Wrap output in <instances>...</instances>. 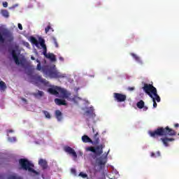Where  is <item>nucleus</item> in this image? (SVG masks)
<instances>
[{
  "label": "nucleus",
  "instance_id": "7ed1b4c3",
  "mask_svg": "<svg viewBox=\"0 0 179 179\" xmlns=\"http://www.w3.org/2000/svg\"><path fill=\"white\" fill-rule=\"evenodd\" d=\"M151 138H157L158 136H175L177 135V131H174L173 129H170V127H158L155 131H150L148 132Z\"/></svg>",
  "mask_w": 179,
  "mask_h": 179
},
{
  "label": "nucleus",
  "instance_id": "6ab92c4d",
  "mask_svg": "<svg viewBox=\"0 0 179 179\" xmlns=\"http://www.w3.org/2000/svg\"><path fill=\"white\" fill-rule=\"evenodd\" d=\"M30 41L32 44L36 45V47H38V45L40 44V41L38 43V41H37V38H36L34 36H31L30 37Z\"/></svg>",
  "mask_w": 179,
  "mask_h": 179
},
{
  "label": "nucleus",
  "instance_id": "37998d69",
  "mask_svg": "<svg viewBox=\"0 0 179 179\" xmlns=\"http://www.w3.org/2000/svg\"><path fill=\"white\" fill-rule=\"evenodd\" d=\"M92 131H93V132L94 133V128H92Z\"/></svg>",
  "mask_w": 179,
  "mask_h": 179
},
{
  "label": "nucleus",
  "instance_id": "c9c22d12",
  "mask_svg": "<svg viewBox=\"0 0 179 179\" xmlns=\"http://www.w3.org/2000/svg\"><path fill=\"white\" fill-rule=\"evenodd\" d=\"M18 29L20 30H23V27L22 26V24H18Z\"/></svg>",
  "mask_w": 179,
  "mask_h": 179
},
{
  "label": "nucleus",
  "instance_id": "4be33fe9",
  "mask_svg": "<svg viewBox=\"0 0 179 179\" xmlns=\"http://www.w3.org/2000/svg\"><path fill=\"white\" fill-rule=\"evenodd\" d=\"M32 94L36 98L43 97V96H44V92L38 90V92L33 93Z\"/></svg>",
  "mask_w": 179,
  "mask_h": 179
},
{
  "label": "nucleus",
  "instance_id": "39448f33",
  "mask_svg": "<svg viewBox=\"0 0 179 179\" xmlns=\"http://www.w3.org/2000/svg\"><path fill=\"white\" fill-rule=\"evenodd\" d=\"M48 92L50 93V94H54L55 96H58V94H61L62 99H66V100H69V97H71V92H67L66 90L64 88H61V87H56L55 88H49Z\"/></svg>",
  "mask_w": 179,
  "mask_h": 179
},
{
  "label": "nucleus",
  "instance_id": "473e14b6",
  "mask_svg": "<svg viewBox=\"0 0 179 179\" xmlns=\"http://www.w3.org/2000/svg\"><path fill=\"white\" fill-rule=\"evenodd\" d=\"M127 90H129V92H134V90H135V87H129L127 88Z\"/></svg>",
  "mask_w": 179,
  "mask_h": 179
},
{
  "label": "nucleus",
  "instance_id": "bb28decb",
  "mask_svg": "<svg viewBox=\"0 0 179 179\" xmlns=\"http://www.w3.org/2000/svg\"><path fill=\"white\" fill-rule=\"evenodd\" d=\"M42 113H43V114H44L45 118H48V119H49V120H50V118H51V114H50V113H48V111H47V110H43Z\"/></svg>",
  "mask_w": 179,
  "mask_h": 179
},
{
  "label": "nucleus",
  "instance_id": "7c9ffc66",
  "mask_svg": "<svg viewBox=\"0 0 179 179\" xmlns=\"http://www.w3.org/2000/svg\"><path fill=\"white\" fill-rule=\"evenodd\" d=\"M52 40L53 41L56 48H58V42H57V38H55V37H52Z\"/></svg>",
  "mask_w": 179,
  "mask_h": 179
},
{
  "label": "nucleus",
  "instance_id": "de8ad7c7",
  "mask_svg": "<svg viewBox=\"0 0 179 179\" xmlns=\"http://www.w3.org/2000/svg\"><path fill=\"white\" fill-rule=\"evenodd\" d=\"M8 140L10 141V138H8Z\"/></svg>",
  "mask_w": 179,
  "mask_h": 179
},
{
  "label": "nucleus",
  "instance_id": "cd10ccee",
  "mask_svg": "<svg viewBox=\"0 0 179 179\" xmlns=\"http://www.w3.org/2000/svg\"><path fill=\"white\" fill-rule=\"evenodd\" d=\"M98 166H106V162L103 161V159H99L97 161Z\"/></svg>",
  "mask_w": 179,
  "mask_h": 179
},
{
  "label": "nucleus",
  "instance_id": "423d86ee",
  "mask_svg": "<svg viewBox=\"0 0 179 179\" xmlns=\"http://www.w3.org/2000/svg\"><path fill=\"white\" fill-rule=\"evenodd\" d=\"M12 57L16 64V65H21L22 68H24L25 69L28 70V75H31L33 73L34 69L31 66L27 64L24 65V63L23 62L19 61V57H17V55L16 54V50H13L11 52Z\"/></svg>",
  "mask_w": 179,
  "mask_h": 179
},
{
  "label": "nucleus",
  "instance_id": "2eb2a0df",
  "mask_svg": "<svg viewBox=\"0 0 179 179\" xmlns=\"http://www.w3.org/2000/svg\"><path fill=\"white\" fill-rule=\"evenodd\" d=\"M93 139L92 141L94 145H99L100 143V135L99 134V132H96L94 136H93Z\"/></svg>",
  "mask_w": 179,
  "mask_h": 179
},
{
  "label": "nucleus",
  "instance_id": "f8f14e48",
  "mask_svg": "<svg viewBox=\"0 0 179 179\" xmlns=\"http://www.w3.org/2000/svg\"><path fill=\"white\" fill-rule=\"evenodd\" d=\"M3 36L8 38V43H12L13 41V36L10 33V31H8L7 29H4L3 31Z\"/></svg>",
  "mask_w": 179,
  "mask_h": 179
},
{
  "label": "nucleus",
  "instance_id": "5701e85b",
  "mask_svg": "<svg viewBox=\"0 0 179 179\" xmlns=\"http://www.w3.org/2000/svg\"><path fill=\"white\" fill-rule=\"evenodd\" d=\"M1 13L3 17H9V11H8V10H1Z\"/></svg>",
  "mask_w": 179,
  "mask_h": 179
},
{
  "label": "nucleus",
  "instance_id": "6e6552de",
  "mask_svg": "<svg viewBox=\"0 0 179 179\" xmlns=\"http://www.w3.org/2000/svg\"><path fill=\"white\" fill-rule=\"evenodd\" d=\"M85 150L86 152H92V153H94V155H96V156H100L101 155H103V145L96 147H87Z\"/></svg>",
  "mask_w": 179,
  "mask_h": 179
},
{
  "label": "nucleus",
  "instance_id": "ddd939ff",
  "mask_svg": "<svg viewBox=\"0 0 179 179\" xmlns=\"http://www.w3.org/2000/svg\"><path fill=\"white\" fill-rule=\"evenodd\" d=\"M85 115H87V117L90 116V118H94V117H96V113H94V108H93V107L89 108L85 112Z\"/></svg>",
  "mask_w": 179,
  "mask_h": 179
},
{
  "label": "nucleus",
  "instance_id": "412c9836",
  "mask_svg": "<svg viewBox=\"0 0 179 179\" xmlns=\"http://www.w3.org/2000/svg\"><path fill=\"white\" fill-rule=\"evenodd\" d=\"M131 57H133V58H134V59H136V61L137 62H138V64H143V62H142V60L141 59V57H139L138 55H136L134 53H131Z\"/></svg>",
  "mask_w": 179,
  "mask_h": 179
},
{
  "label": "nucleus",
  "instance_id": "4468645a",
  "mask_svg": "<svg viewBox=\"0 0 179 179\" xmlns=\"http://www.w3.org/2000/svg\"><path fill=\"white\" fill-rule=\"evenodd\" d=\"M161 141H162V143L164 145V146L167 147L169 146V142H173L175 141V139L173 138H161Z\"/></svg>",
  "mask_w": 179,
  "mask_h": 179
},
{
  "label": "nucleus",
  "instance_id": "9b49d317",
  "mask_svg": "<svg viewBox=\"0 0 179 179\" xmlns=\"http://www.w3.org/2000/svg\"><path fill=\"white\" fill-rule=\"evenodd\" d=\"M34 80L37 82V83H42V85H44L45 86H47L48 85V81L47 80L43 78L41 76H36L34 77Z\"/></svg>",
  "mask_w": 179,
  "mask_h": 179
},
{
  "label": "nucleus",
  "instance_id": "dca6fc26",
  "mask_svg": "<svg viewBox=\"0 0 179 179\" xmlns=\"http://www.w3.org/2000/svg\"><path fill=\"white\" fill-rule=\"evenodd\" d=\"M55 103L57 106H66V101H65L64 99L56 98L55 99Z\"/></svg>",
  "mask_w": 179,
  "mask_h": 179
},
{
  "label": "nucleus",
  "instance_id": "f03ea898",
  "mask_svg": "<svg viewBox=\"0 0 179 179\" xmlns=\"http://www.w3.org/2000/svg\"><path fill=\"white\" fill-rule=\"evenodd\" d=\"M143 90L152 99L153 108L157 107V103H160L161 99L159 94H157V90L152 84H144ZM157 101V103H156Z\"/></svg>",
  "mask_w": 179,
  "mask_h": 179
},
{
  "label": "nucleus",
  "instance_id": "f3484780",
  "mask_svg": "<svg viewBox=\"0 0 179 179\" xmlns=\"http://www.w3.org/2000/svg\"><path fill=\"white\" fill-rule=\"evenodd\" d=\"M38 164L39 166H41V167H42L43 170H45L48 167V165L47 164V161L43 159H41L38 161Z\"/></svg>",
  "mask_w": 179,
  "mask_h": 179
},
{
  "label": "nucleus",
  "instance_id": "ea45409f",
  "mask_svg": "<svg viewBox=\"0 0 179 179\" xmlns=\"http://www.w3.org/2000/svg\"><path fill=\"white\" fill-rule=\"evenodd\" d=\"M12 132H13V130H12V129H10V130L8 131V134H12Z\"/></svg>",
  "mask_w": 179,
  "mask_h": 179
},
{
  "label": "nucleus",
  "instance_id": "9d476101",
  "mask_svg": "<svg viewBox=\"0 0 179 179\" xmlns=\"http://www.w3.org/2000/svg\"><path fill=\"white\" fill-rule=\"evenodd\" d=\"M64 150L66 152V153H68L69 155L73 156V157H75V159L78 157V154H76V152H75V150H73L72 148L66 145L64 147Z\"/></svg>",
  "mask_w": 179,
  "mask_h": 179
},
{
  "label": "nucleus",
  "instance_id": "2f4dec72",
  "mask_svg": "<svg viewBox=\"0 0 179 179\" xmlns=\"http://www.w3.org/2000/svg\"><path fill=\"white\" fill-rule=\"evenodd\" d=\"M80 177H82V178H87V174L83 173V172H80L79 173Z\"/></svg>",
  "mask_w": 179,
  "mask_h": 179
},
{
  "label": "nucleus",
  "instance_id": "393cba45",
  "mask_svg": "<svg viewBox=\"0 0 179 179\" xmlns=\"http://www.w3.org/2000/svg\"><path fill=\"white\" fill-rule=\"evenodd\" d=\"M136 106L138 108H140V110H141V108H143V106H145V101H143V100H141L137 103Z\"/></svg>",
  "mask_w": 179,
  "mask_h": 179
},
{
  "label": "nucleus",
  "instance_id": "aec40b11",
  "mask_svg": "<svg viewBox=\"0 0 179 179\" xmlns=\"http://www.w3.org/2000/svg\"><path fill=\"white\" fill-rule=\"evenodd\" d=\"M55 116H56L57 120H58L59 121H62V113L60 112L59 110H57L55 111Z\"/></svg>",
  "mask_w": 179,
  "mask_h": 179
},
{
  "label": "nucleus",
  "instance_id": "0eeeda50",
  "mask_svg": "<svg viewBox=\"0 0 179 179\" xmlns=\"http://www.w3.org/2000/svg\"><path fill=\"white\" fill-rule=\"evenodd\" d=\"M39 41H40V45L41 47H42L43 50V55L46 58H48L49 59L52 60V62L57 61V59L55 58V55L52 53L47 54V45H45V41L42 38H39Z\"/></svg>",
  "mask_w": 179,
  "mask_h": 179
},
{
  "label": "nucleus",
  "instance_id": "c03bdc74",
  "mask_svg": "<svg viewBox=\"0 0 179 179\" xmlns=\"http://www.w3.org/2000/svg\"><path fill=\"white\" fill-rule=\"evenodd\" d=\"M13 140H14V141H16V138L13 137Z\"/></svg>",
  "mask_w": 179,
  "mask_h": 179
},
{
  "label": "nucleus",
  "instance_id": "a211bd4d",
  "mask_svg": "<svg viewBox=\"0 0 179 179\" xmlns=\"http://www.w3.org/2000/svg\"><path fill=\"white\" fill-rule=\"evenodd\" d=\"M82 141L84 143H93V141L87 135L82 136Z\"/></svg>",
  "mask_w": 179,
  "mask_h": 179
},
{
  "label": "nucleus",
  "instance_id": "72a5a7b5",
  "mask_svg": "<svg viewBox=\"0 0 179 179\" xmlns=\"http://www.w3.org/2000/svg\"><path fill=\"white\" fill-rule=\"evenodd\" d=\"M71 173H72V174H74V176H76V169H71Z\"/></svg>",
  "mask_w": 179,
  "mask_h": 179
},
{
  "label": "nucleus",
  "instance_id": "b1692460",
  "mask_svg": "<svg viewBox=\"0 0 179 179\" xmlns=\"http://www.w3.org/2000/svg\"><path fill=\"white\" fill-rule=\"evenodd\" d=\"M0 90L5 92L6 90V84L3 81H0Z\"/></svg>",
  "mask_w": 179,
  "mask_h": 179
},
{
  "label": "nucleus",
  "instance_id": "79ce46f5",
  "mask_svg": "<svg viewBox=\"0 0 179 179\" xmlns=\"http://www.w3.org/2000/svg\"><path fill=\"white\" fill-rule=\"evenodd\" d=\"M22 101H27L26 99L23 98Z\"/></svg>",
  "mask_w": 179,
  "mask_h": 179
},
{
  "label": "nucleus",
  "instance_id": "e433bc0d",
  "mask_svg": "<svg viewBox=\"0 0 179 179\" xmlns=\"http://www.w3.org/2000/svg\"><path fill=\"white\" fill-rule=\"evenodd\" d=\"M148 106H145V105L143 107V111H148Z\"/></svg>",
  "mask_w": 179,
  "mask_h": 179
},
{
  "label": "nucleus",
  "instance_id": "20e7f679",
  "mask_svg": "<svg viewBox=\"0 0 179 179\" xmlns=\"http://www.w3.org/2000/svg\"><path fill=\"white\" fill-rule=\"evenodd\" d=\"M20 165V170H24L25 171H29V173H32L36 176L40 174L37 171L34 170V164L31 163L27 159L21 158L18 161Z\"/></svg>",
  "mask_w": 179,
  "mask_h": 179
},
{
  "label": "nucleus",
  "instance_id": "49530a36",
  "mask_svg": "<svg viewBox=\"0 0 179 179\" xmlns=\"http://www.w3.org/2000/svg\"><path fill=\"white\" fill-rule=\"evenodd\" d=\"M87 121H89V118H87Z\"/></svg>",
  "mask_w": 179,
  "mask_h": 179
},
{
  "label": "nucleus",
  "instance_id": "a19ab883",
  "mask_svg": "<svg viewBox=\"0 0 179 179\" xmlns=\"http://www.w3.org/2000/svg\"><path fill=\"white\" fill-rule=\"evenodd\" d=\"M31 59H32V61H34V59H36V58H34V57H31Z\"/></svg>",
  "mask_w": 179,
  "mask_h": 179
},
{
  "label": "nucleus",
  "instance_id": "a18cd8bd",
  "mask_svg": "<svg viewBox=\"0 0 179 179\" xmlns=\"http://www.w3.org/2000/svg\"><path fill=\"white\" fill-rule=\"evenodd\" d=\"M2 178V176L0 175V179Z\"/></svg>",
  "mask_w": 179,
  "mask_h": 179
},
{
  "label": "nucleus",
  "instance_id": "f257e3e1",
  "mask_svg": "<svg viewBox=\"0 0 179 179\" xmlns=\"http://www.w3.org/2000/svg\"><path fill=\"white\" fill-rule=\"evenodd\" d=\"M38 64H37L36 69L37 71H41L45 78H50V79L58 78H64L61 73L58 72L55 66H43L41 67V63L40 61H38Z\"/></svg>",
  "mask_w": 179,
  "mask_h": 179
},
{
  "label": "nucleus",
  "instance_id": "4c0bfd02",
  "mask_svg": "<svg viewBox=\"0 0 179 179\" xmlns=\"http://www.w3.org/2000/svg\"><path fill=\"white\" fill-rule=\"evenodd\" d=\"M174 127H175V128H178V127H179V124H178V123H176V124H174Z\"/></svg>",
  "mask_w": 179,
  "mask_h": 179
},
{
  "label": "nucleus",
  "instance_id": "a878e982",
  "mask_svg": "<svg viewBox=\"0 0 179 179\" xmlns=\"http://www.w3.org/2000/svg\"><path fill=\"white\" fill-rule=\"evenodd\" d=\"M50 30H51V31H54V29L51 27V24H49L47 26V27L45 29V33L47 34V33H48V31H50Z\"/></svg>",
  "mask_w": 179,
  "mask_h": 179
},
{
  "label": "nucleus",
  "instance_id": "c756f323",
  "mask_svg": "<svg viewBox=\"0 0 179 179\" xmlns=\"http://www.w3.org/2000/svg\"><path fill=\"white\" fill-rule=\"evenodd\" d=\"M8 179H23V178L20 176H10L8 177Z\"/></svg>",
  "mask_w": 179,
  "mask_h": 179
},
{
  "label": "nucleus",
  "instance_id": "1a4fd4ad",
  "mask_svg": "<svg viewBox=\"0 0 179 179\" xmlns=\"http://www.w3.org/2000/svg\"><path fill=\"white\" fill-rule=\"evenodd\" d=\"M113 97L117 103H122L127 100V96L121 93H113Z\"/></svg>",
  "mask_w": 179,
  "mask_h": 179
},
{
  "label": "nucleus",
  "instance_id": "c85d7f7f",
  "mask_svg": "<svg viewBox=\"0 0 179 179\" xmlns=\"http://www.w3.org/2000/svg\"><path fill=\"white\" fill-rule=\"evenodd\" d=\"M151 157H159L160 156V151L157 152V155L155 152H151Z\"/></svg>",
  "mask_w": 179,
  "mask_h": 179
},
{
  "label": "nucleus",
  "instance_id": "58836bf2",
  "mask_svg": "<svg viewBox=\"0 0 179 179\" xmlns=\"http://www.w3.org/2000/svg\"><path fill=\"white\" fill-rule=\"evenodd\" d=\"M59 61L64 62V57H60L59 58Z\"/></svg>",
  "mask_w": 179,
  "mask_h": 179
},
{
  "label": "nucleus",
  "instance_id": "f704fd0d",
  "mask_svg": "<svg viewBox=\"0 0 179 179\" xmlns=\"http://www.w3.org/2000/svg\"><path fill=\"white\" fill-rule=\"evenodd\" d=\"M3 8H8V2H6V1L3 2Z\"/></svg>",
  "mask_w": 179,
  "mask_h": 179
}]
</instances>
